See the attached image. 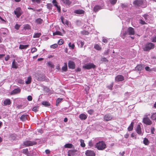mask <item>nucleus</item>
<instances>
[{
    "mask_svg": "<svg viewBox=\"0 0 156 156\" xmlns=\"http://www.w3.org/2000/svg\"><path fill=\"white\" fill-rule=\"evenodd\" d=\"M78 153V151L75 150H69L68 152V156H76Z\"/></svg>",
    "mask_w": 156,
    "mask_h": 156,
    "instance_id": "obj_5",
    "label": "nucleus"
},
{
    "mask_svg": "<svg viewBox=\"0 0 156 156\" xmlns=\"http://www.w3.org/2000/svg\"><path fill=\"white\" fill-rule=\"evenodd\" d=\"M62 2L65 4L69 5H70L71 2L69 0H61Z\"/></svg>",
    "mask_w": 156,
    "mask_h": 156,
    "instance_id": "obj_27",
    "label": "nucleus"
},
{
    "mask_svg": "<svg viewBox=\"0 0 156 156\" xmlns=\"http://www.w3.org/2000/svg\"><path fill=\"white\" fill-rule=\"evenodd\" d=\"M37 142L34 141H26L24 142V144L26 146H32L36 144Z\"/></svg>",
    "mask_w": 156,
    "mask_h": 156,
    "instance_id": "obj_6",
    "label": "nucleus"
},
{
    "mask_svg": "<svg viewBox=\"0 0 156 156\" xmlns=\"http://www.w3.org/2000/svg\"><path fill=\"white\" fill-rule=\"evenodd\" d=\"M0 22L2 23H5V20L3 19L1 16H0Z\"/></svg>",
    "mask_w": 156,
    "mask_h": 156,
    "instance_id": "obj_55",
    "label": "nucleus"
},
{
    "mask_svg": "<svg viewBox=\"0 0 156 156\" xmlns=\"http://www.w3.org/2000/svg\"><path fill=\"white\" fill-rule=\"evenodd\" d=\"M3 104L4 105H9L11 104L10 100L8 99L5 100L3 102Z\"/></svg>",
    "mask_w": 156,
    "mask_h": 156,
    "instance_id": "obj_22",
    "label": "nucleus"
},
{
    "mask_svg": "<svg viewBox=\"0 0 156 156\" xmlns=\"http://www.w3.org/2000/svg\"><path fill=\"white\" fill-rule=\"evenodd\" d=\"M94 48L95 49L98 50H100L101 49V47L98 44H96L94 45Z\"/></svg>",
    "mask_w": 156,
    "mask_h": 156,
    "instance_id": "obj_33",
    "label": "nucleus"
},
{
    "mask_svg": "<svg viewBox=\"0 0 156 156\" xmlns=\"http://www.w3.org/2000/svg\"><path fill=\"white\" fill-rule=\"evenodd\" d=\"M143 122L144 123L147 125H150L152 124V122L150 119L147 117L144 118Z\"/></svg>",
    "mask_w": 156,
    "mask_h": 156,
    "instance_id": "obj_12",
    "label": "nucleus"
},
{
    "mask_svg": "<svg viewBox=\"0 0 156 156\" xmlns=\"http://www.w3.org/2000/svg\"><path fill=\"white\" fill-rule=\"evenodd\" d=\"M41 35V33H35L33 36V38H38Z\"/></svg>",
    "mask_w": 156,
    "mask_h": 156,
    "instance_id": "obj_30",
    "label": "nucleus"
},
{
    "mask_svg": "<svg viewBox=\"0 0 156 156\" xmlns=\"http://www.w3.org/2000/svg\"><path fill=\"white\" fill-rule=\"evenodd\" d=\"M127 33L126 32H123V33H121V36L123 38H124L125 36L126 35Z\"/></svg>",
    "mask_w": 156,
    "mask_h": 156,
    "instance_id": "obj_53",
    "label": "nucleus"
},
{
    "mask_svg": "<svg viewBox=\"0 0 156 156\" xmlns=\"http://www.w3.org/2000/svg\"><path fill=\"white\" fill-rule=\"evenodd\" d=\"M58 44H54L50 46L51 48H52L53 49L55 48L56 47H58Z\"/></svg>",
    "mask_w": 156,
    "mask_h": 156,
    "instance_id": "obj_46",
    "label": "nucleus"
},
{
    "mask_svg": "<svg viewBox=\"0 0 156 156\" xmlns=\"http://www.w3.org/2000/svg\"><path fill=\"white\" fill-rule=\"evenodd\" d=\"M155 131V129L154 127H151V133L152 134H154Z\"/></svg>",
    "mask_w": 156,
    "mask_h": 156,
    "instance_id": "obj_58",
    "label": "nucleus"
},
{
    "mask_svg": "<svg viewBox=\"0 0 156 156\" xmlns=\"http://www.w3.org/2000/svg\"><path fill=\"white\" fill-rule=\"evenodd\" d=\"M29 46V45L28 44L23 45L20 44L19 46V48L20 49H26Z\"/></svg>",
    "mask_w": 156,
    "mask_h": 156,
    "instance_id": "obj_31",
    "label": "nucleus"
},
{
    "mask_svg": "<svg viewBox=\"0 0 156 156\" xmlns=\"http://www.w3.org/2000/svg\"><path fill=\"white\" fill-rule=\"evenodd\" d=\"M144 67V65H143L140 64L138 65L136 67V70L140 71Z\"/></svg>",
    "mask_w": 156,
    "mask_h": 156,
    "instance_id": "obj_20",
    "label": "nucleus"
},
{
    "mask_svg": "<svg viewBox=\"0 0 156 156\" xmlns=\"http://www.w3.org/2000/svg\"><path fill=\"white\" fill-rule=\"evenodd\" d=\"M47 8L49 9H52V5L51 4L48 3L47 5Z\"/></svg>",
    "mask_w": 156,
    "mask_h": 156,
    "instance_id": "obj_44",
    "label": "nucleus"
},
{
    "mask_svg": "<svg viewBox=\"0 0 156 156\" xmlns=\"http://www.w3.org/2000/svg\"><path fill=\"white\" fill-rule=\"evenodd\" d=\"M77 44L79 45L80 44V48H82L83 47V46L84 45V43L82 41H79L77 42Z\"/></svg>",
    "mask_w": 156,
    "mask_h": 156,
    "instance_id": "obj_43",
    "label": "nucleus"
},
{
    "mask_svg": "<svg viewBox=\"0 0 156 156\" xmlns=\"http://www.w3.org/2000/svg\"><path fill=\"white\" fill-rule=\"evenodd\" d=\"M107 39L105 38L104 37H102V41L103 42L106 43L107 42Z\"/></svg>",
    "mask_w": 156,
    "mask_h": 156,
    "instance_id": "obj_57",
    "label": "nucleus"
},
{
    "mask_svg": "<svg viewBox=\"0 0 156 156\" xmlns=\"http://www.w3.org/2000/svg\"><path fill=\"white\" fill-rule=\"evenodd\" d=\"M83 68L87 69H90L92 68H95V66L93 63H88L85 65L83 66Z\"/></svg>",
    "mask_w": 156,
    "mask_h": 156,
    "instance_id": "obj_8",
    "label": "nucleus"
},
{
    "mask_svg": "<svg viewBox=\"0 0 156 156\" xmlns=\"http://www.w3.org/2000/svg\"><path fill=\"white\" fill-rule=\"evenodd\" d=\"M152 41L153 42H156V35L153 37Z\"/></svg>",
    "mask_w": 156,
    "mask_h": 156,
    "instance_id": "obj_64",
    "label": "nucleus"
},
{
    "mask_svg": "<svg viewBox=\"0 0 156 156\" xmlns=\"http://www.w3.org/2000/svg\"><path fill=\"white\" fill-rule=\"evenodd\" d=\"M69 46L72 49H73L74 48L75 45L74 44H72L71 42H69L68 44Z\"/></svg>",
    "mask_w": 156,
    "mask_h": 156,
    "instance_id": "obj_40",
    "label": "nucleus"
},
{
    "mask_svg": "<svg viewBox=\"0 0 156 156\" xmlns=\"http://www.w3.org/2000/svg\"><path fill=\"white\" fill-rule=\"evenodd\" d=\"M18 67V64L15 60H14L12 63V67L15 69H17Z\"/></svg>",
    "mask_w": 156,
    "mask_h": 156,
    "instance_id": "obj_25",
    "label": "nucleus"
},
{
    "mask_svg": "<svg viewBox=\"0 0 156 156\" xmlns=\"http://www.w3.org/2000/svg\"><path fill=\"white\" fill-rule=\"evenodd\" d=\"M41 0H32L33 2H36L37 3H40Z\"/></svg>",
    "mask_w": 156,
    "mask_h": 156,
    "instance_id": "obj_50",
    "label": "nucleus"
},
{
    "mask_svg": "<svg viewBox=\"0 0 156 156\" xmlns=\"http://www.w3.org/2000/svg\"><path fill=\"white\" fill-rule=\"evenodd\" d=\"M35 22L38 24H41L43 22V20L41 18H38L36 20Z\"/></svg>",
    "mask_w": 156,
    "mask_h": 156,
    "instance_id": "obj_36",
    "label": "nucleus"
},
{
    "mask_svg": "<svg viewBox=\"0 0 156 156\" xmlns=\"http://www.w3.org/2000/svg\"><path fill=\"white\" fill-rule=\"evenodd\" d=\"M112 117L109 114H107L105 115L104 117V119L106 121H108L112 119Z\"/></svg>",
    "mask_w": 156,
    "mask_h": 156,
    "instance_id": "obj_23",
    "label": "nucleus"
},
{
    "mask_svg": "<svg viewBox=\"0 0 156 156\" xmlns=\"http://www.w3.org/2000/svg\"><path fill=\"white\" fill-rule=\"evenodd\" d=\"M27 100L30 101H31L32 100V98L31 96L29 95L27 97Z\"/></svg>",
    "mask_w": 156,
    "mask_h": 156,
    "instance_id": "obj_56",
    "label": "nucleus"
},
{
    "mask_svg": "<svg viewBox=\"0 0 156 156\" xmlns=\"http://www.w3.org/2000/svg\"><path fill=\"white\" fill-rule=\"evenodd\" d=\"M42 104L45 106H49L50 105V104L48 101H43L42 102Z\"/></svg>",
    "mask_w": 156,
    "mask_h": 156,
    "instance_id": "obj_32",
    "label": "nucleus"
},
{
    "mask_svg": "<svg viewBox=\"0 0 156 156\" xmlns=\"http://www.w3.org/2000/svg\"><path fill=\"white\" fill-rule=\"evenodd\" d=\"M69 67L72 69H73L75 68V64L73 61H69L68 62Z\"/></svg>",
    "mask_w": 156,
    "mask_h": 156,
    "instance_id": "obj_17",
    "label": "nucleus"
},
{
    "mask_svg": "<svg viewBox=\"0 0 156 156\" xmlns=\"http://www.w3.org/2000/svg\"><path fill=\"white\" fill-rule=\"evenodd\" d=\"M93 112L94 111L92 109H90L88 111V113L90 115L92 114Z\"/></svg>",
    "mask_w": 156,
    "mask_h": 156,
    "instance_id": "obj_59",
    "label": "nucleus"
},
{
    "mask_svg": "<svg viewBox=\"0 0 156 156\" xmlns=\"http://www.w3.org/2000/svg\"><path fill=\"white\" fill-rule=\"evenodd\" d=\"M32 78L31 76H28L27 78V80L25 81V83L27 84H29L31 82Z\"/></svg>",
    "mask_w": 156,
    "mask_h": 156,
    "instance_id": "obj_26",
    "label": "nucleus"
},
{
    "mask_svg": "<svg viewBox=\"0 0 156 156\" xmlns=\"http://www.w3.org/2000/svg\"><path fill=\"white\" fill-rule=\"evenodd\" d=\"M87 156H95V154L94 152L90 150H87L85 153Z\"/></svg>",
    "mask_w": 156,
    "mask_h": 156,
    "instance_id": "obj_9",
    "label": "nucleus"
},
{
    "mask_svg": "<svg viewBox=\"0 0 156 156\" xmlns=\"http://www.w3.org/2000/svg\"><path fill=\"white\" fill-rule=\"evenodd\" d=\"M79 117L81 120H85L87 118V116L84 114L82 113L79 115Z\"/></svg>",
    "mask_w": 156,
    "mask_h": 156,
    "instance_id": "obj_19",
    "label": "nucleus"
},
{
    "mask_svg": "<svg viewBox=\"0 0 156 156\" xmlns=\"http://www.w3.org/2000/svg\"><path fill=\"white\" fill-rule=\"evenodd\" d=\"M133 124L134 122H132L131 123L130 125L129 126L128 128V130L129 131H130L133 130Z\"/></svg>",
    "mask_w": 156,
    "mask_h": 156,
    "instance_id": "obj_29",
    "label": "nucleus"
},
{
    "mask_svg": "<svg viewBox=\"0 0 156 156\" xmlns=\"http://www.w3.org/2000/svg\"><path fill=\"white\" fill-rule=\"evenodd\" d=\"M80 146L82 147H84L85 146V144L84 143V140L82 139H80Z\"/></svg>",
    "mask_w": 156,
    "mask_h": 156,
    "instance_id": "obj_38",
    "label": "nucleus"
},
{
    "mask_svg": "<svg viewBox=\"0 0 156 156\" xmlns=\"http://www.w3.org/2000/svg\"><path fill=\"white\" fill-rule=\"evenodd\" d=\"M18 83L21 84H23L24 83V81L22 80H19L18 81Z\"/></svg>",
    "mask_w": 156,
    "mask_h": 156,
    "instance_id": "obj_54",
    "label": "nucleus"
},
{
    "mask_svg": "<svg viewBox=\"0 0 156 156\" xmlns=\"http://www.w3.org/2000/svg\"><path fill=\"white\" fill-rule=\"evenodd\" d=\"M15 14L17 18H19L22 14V11L20 7H18L14 11Z\"/></svg>",
    "mask_w": 156,
    "mask_h": 156,
    "instance_id": "obj_4",
    "label": "nucleus"
},
{
    "mask_svg": "<svg viewBox=\"0 0 156 156\" xmlns=\"http://www.w3.org/2000/svg\"><path fill=\"white\" fill-rule=\"evenodd\" d=\"M124 79V77L121 75H118L115 77V80L117 82L122 81Z\"/></svg>",
    "mask_w": 156,
    "mask_h": 156,
    "instance_id": "obj_16",
    "label": "nucleus"
},
{
    "mask_svg": "<svg viewBox=\"0 0 156 156\" xmlns=\"http://www.w3.org/2000/svg\"><path fill=\"white\" fill-rule=\"evenodd\" d=\"M37 49L36 48H33L31 49V51L32 53L36 51H37Z\"/></svg>",
    "mask_w": 156,
    "mask_h": 156,
    "instance_id": "obj_51",
    "label": "nucleus"
},
{
    "mask_svg": "<svg viewBox=\"0 0 156 156\" xmlns=\"http://www.w3.org/2000/svg\"><path fill=\"white\" fill-rule=\"evenodd\" d=\"M136 131L138 134L141 136L143 135V133L141 130V128L140 125L138 124L137 126Z\"/></svg>",
    "mask_w": 156,
    "mask_h": 156,
    "instance_id": "obj_13",
    "label": "nucleus"
},
{
    "mask_svg": "<svg viewBox=\"0 0 156 156\" xmlns=\"http://www.w3.org/2000/svg\"><path fill=\"white\" fill-rule=\"evenodd\" d=\"M28 116L27 115H22L20 118L21 120L23 121H26L27 120Z\"/></svg>",
    "mask_w": 156,
    "mask_h": 156,
    "instance_id": "obj_18",
    "label": "nucleus"
},
{
    "mask_svg": "<svg viewBox=\"0 0 156 156\" xmlns=\"http://www.w3.org/2000/svg\"><path fill=\"white\" fill-rule=\"evenodd\" d=\"M101 60L102 61L105 62H106V61H107V60L106 59V58H105V57L102 58H101Z\"/></svg>",
    "mask_w": 156,
    "mask_h": 156,
    "instance_id": "obj_61",
    "label": "nucleus"
},
{
    "mask_svg": "<svg viewBox=\"0 0 156 156\" xmlns=\"http://www.w3.org/2000/svg\"><path fill=\"white\" fill-rule=\"evenodd\" d=\"M117 0H109L110 3L112 5H114L116 3Z\"/></svg>",
    "mask_w": 156,
    "mask_h": 156,
    "instance_id": "obj_45",
    "label": "nucleus"
},
{
    "mask_svg": "<svg viewBox=\"0 0 156 156\" xmlns=\"http://www.w3.org/2000/svg\"><path fill=\"white\" fill-rule=\"evenodd\" d=\"M48 65L51 68H53L54 67V65H52L51 63L50 62H48Z\"/></svg>",
    "mask_w": 156,
    "mask_h": 156,
    "instance_id": "obj_52",
    "label": "nucleus"
},
{
    "mask_svg": "<svg viewBox=\"0 0 156 156\" xmlns=\"http://www.w3.org/2000/svg\"><path fill=\"white\" fill-rule=\"evenodd\" d=\"M53 35H61V36L62 35V33H61V32L59 31H56L55 32H54L53 33Z\"/></svg>",
    "mask_w": 156,
    "mask_h": 156,
    "instance_id": "obj_39",
    "label": "nucleus"
},
{
    "mask_svg": "<svg viewBox=\"0 0 156 156\" xmlns=\"http://www.w3.org/2000/svg\"><path fill=\"white\" fill-rule=\"evenodd\" d=\"M73 145L72 144H67L65 145L64 147L65 148H72Z\"/></svg>",
    "mask_w": 156,
    "mask_h": 156,
    "instance_id": "obj_37",
    "label": "nucleus"
},
{
    "mask_svg": "<svg viewBox=\"0 0 156 156\" xmlns=\"http://www.w3.org/2000/svg\"><path fill=\"white\" fill-rule=\"evenodd\" d=\"M63 43V41L62 39L59 40L58 41V44L59 45L62 44Z\"/></svg>",
    "mask_w": 156,
    "mask_h": 156,
    "instance_id": "obj_49",
    "label": "nucleus"
},
{
    "mask_svg": "<svg viewBox=\"0 0 156 156\" xmlns=\"http://www.w3.org/2000/svg\"><path fill=\"white\" fill-rule=\"evenodd\" d=\"M139 23L142 25L146 24V23L145 22V21L143 20L142 19L140 20Z\"/></svg>",
    "mask_w": 156,
    "mask_h": 156,
    "instance_id": "obj_48",
    "label": "nucleus"
},
{
    "mask_svg": "<svg viewBox=\"0 0 156 156\" xmlns=\"http://www.w3.org/2000/svg\"><path fill=\"white\" fill-rule=\"evenodd\" d=\"M102 8L101 6L99 5H96L95 6L93 9L94 11L96 12L98 11L99 10L102 9Z\"/></svg>",
    "mask_w": 156,
    "mask_h": 156,
    "instance_id": "obj_24",
    "label": "nucleus"
},
{
    "mask_svg": "<svg viewBox=\"0 0 156 156\" xmlns=\"http://www.w3.org/2000/svg\"><path fill=\"white\" fill-rule=\"evenodd\" d=\"M23 152L25 154L27 155L28 156H30L29 154V152L28 151L27 149H23Z\"/></svg>",
    "mask_w": 156,
    "mask_h": 156,
    "instance_id": "obj_34",
    "label": "nucleus"
},
{
    "mask_svg": "<svg viewBox=\"0 0 156 156\" xmlns=\"http://www.w3.org/2000/svg\"><path fill=\"white\" fill-rule=\"evenodd\" d=\"M95 147L99 150H103L106 147L105 142L103 141H100L94 145Z\"/></svg>",
    "mask_w": 156,
    "mask_h": 156,
    "instance_id": "obj_1",
    "label": "nucleus"
},
{
    "mask_svg": "<svg viewBox=\"0 0 156 156\" xmlns=\"http://www.w3.org/2000/svg\"><path fill=\"white\" fill-rule=\"evenodd\" d=\"M74 12L77 14H82L84 13V11L82 9H77L75 10Z\"/></svg>",
    "mask_w": 156,
    "mask_h": 156,
    "instance_id": "obj_21",
    "label": "nucleus"
},
{
    "mask_svg": "<svg viewBox=\"0 0 156 156\" xmlns=\"http://www.w3.org/2000/svg\"><path fill=\"white\" fill-rule=\"evenodd\" d=\"M10 58V56L9 55H7L5 58V60L6 61H7Z\"/></svg>",
    "mask_w": 156,
    "mask_h": 156,
    "instance_id": "obj_62",
    "label": "nucleus"
},
{
    "mask_svg": "<svg viewBox=\"0 0 156 156\" xmlns=\"http://www.w3.org/2000/svg\"><path fill=\"white\" fill-rule=\"evenodd\" d=\"M151 118L153 120L156 121V112L154 113L151 116Z\"/></svg>",
    "mask_w": 156,
    "mask_h": 156,
    "instance_id": "obj_41",
    "label": "nucleus"
},
{
    "mask_svg": "<svg viewBox=\"0 0 156 156\" xmlns=\"http://www.w3.org/2000/svg\"><path fill=\"white\" fill-rule=\"evenodd\" d=\"M154 48V45L152 43H147L145 46L143 48L144 51H149L150 50L153 49Z\"/></svg>",
    "mask_w": 156,
    "mask_h": 156,
    "instance_id": "obj_3",
    "label": "nucleus"
},
{
    "mask_svg": "<svg viewBox=\"0 0 156 156\" xmlns=\"http://www.w3.org/2000/svg\"><path fill=\"white\" fill-rule=\"evenodd\" d=\"M134 4L142 8H144L147 6L146 0H136L133 2Z\"/></svg>",
    "mask_w": 156,
    "mask_h": 156,
    "instance_id": "obj_2",
    "label": "nucleus"
},
{
    "mask_svg": "<svg viewBox=\"0 0 156 156\" xmlns=\"http://www.w3.org/2000/svg\"><path fill=\"white\" fill-rule=\"evenodd\" d=\"M62 98H58L56 101V105H58L60 102L62 100Z\"/></svg>",
    "mask_w": 156,
    "mask_h": 156,
    "instance_id": "obj_47",
    "label": "nucleus"
},
{
    "mask_svg": "<svg viewBox=\"0 0 156 156\" xmlns=\"http://www.w3.org/2000/svg\"><path fill=\"white\" fill-rule=\"evenodd\" d=\"M145 69L147 71H151V69L149 66H146L145 67Z\"/></svg>",
    "mask_w": 156,
    "mask_h": 156,
    "instance_id": "obj_63",
    "label": "nucleus"
},
{
    "mask_svg": "<svg viewBox=\"0 0 156 156\" xmlns=\"http://www.w3.org/2000/svg\"><path fill=\"white\" fill-rule=\"evenodd\" d=\"M23 29L25 30H30L31 28L30 26L28 24L24 25L23 26Z\"/></svg>",
    "mask_w": 156,
    "mask_h": 156,
    "instance_id": "obj_35",
    "label": "nucleus"
},
{
    "mask_svg": "<svg viewBox=\"0 0 156 156\" xmlns=\"http://www.w3.org/2000/svg\"><path fill=\"white\" fill-rule=\"evenodd\" d=\"M143 143L146 145H147L149 143V140L146 138H145L144 139V140H143Z\"/></svg>",
    "mask_w": 156,
    "mask_h": 156,
    "instance_id": "obj_42",
    "label": "nucleus"
},
{
    "mask_svg": "<svg viewBox=\"0 0 156 156\" xmlns=\"http://www.w3.org/2000/svg\"><path fill=\"white\" fill-rule=\"evenodd\" d=\"M88 145L90 147H91L93 146V144L92 143L91 140H90L89 142Z\"/></svg>",
    "mask_w": 156,
    "mask_h": 156,
    "instance_id": "obj_60",
    "label": "nucleus"
},
{
    "mask_svg": "<svg viewBox=\"0 0 156 156\" xmlns=\"http://www.w3.org/2000/svg\"><path fill=\"white\" fill-rule=\"evenodd\" d=\"M21 89L18 87L17 88L15 89L10 92L11 95H14L15 94H19L20 92Z\"/></svg>",
    "mask_w": 156,
    "mask_h": 156,
    "instance_id": "obj_11",
    "label": "nucleus"
},
{
    "mask_svg": "<svg viewBox=\"0 0 156 156\" xmlns=\"http://www.w3.org/2000/svg\"><path fill=\"white\" fill-rule=\"evenodd\" d=\"M61 19L62 22L64 24H66L69 27L70 26V23L68 20L65 19L62 16L61 17Z\"/></svg>",
    "mask_w": 156,
    "mask_h": 156,
    "instance_id": "obj_10",
    "label": "nucleus"
},
{
    "mask_svg": "<svg viewBox=\"0 0 156 156\" xmlns=\"http://www.w3.org/2000/svg\"><path fill=\"white\" fill-rule=\"evenodd\" d=\"M67 64L66 63H64V66H62V71L65 72L67 71Z\"/></svg>",
    "mask_w": 156,
    "mask_h": 156,
    "instance_id": "obj_28",
    "label": "nucleus"
},
{
    "mask_svg": "<svg viewBox=\"0 0 156 156\" xmlns=\"http://www.w3.org/2000/svg\"><path fill=\"white\" fill-rule=\"evenodd\" d=\"M52 3L53 5L55 6L57 8V10L58 12H60L61 11L60 7L58 5V3L56 0H53Z\"/></svg>",
    "mask_w": 156,
    "mask_h": 156,
    "instance_id": "obj_15",
    "label": "nucleus"
},
{
    "mask_svg": "<svg viewBox=\"0 0 156 156\" xmlns=\"http://www.w3.org/2000/svg\"><path fill=\"white\" fill-rule=\"evenodd\" d=\"M8 33V30L5 28H2L0 30V34L4 37L6 36Z\"/></svg>",
    "mask_w": 156,
    "mask_h": 156,
    "instance_id": "obj_7",
    "label": "nucleus"
},
{
    "mask_svg": "<svg viewBox=\"0 0 156 156\" xmlns=\"http://www.w3.org/2000/svg\"><path fill=\"white\" fill-rule=\"evenodd\" d=\"M127 32L130 35H134L135 34L134 29L132 27H129L128 28Z\"/></svg>",
    "mask_w": 156,
    "mask_h": 156,
    "instance_id": "obj_14",
    "label": "nucleus"
}]
</instances>
